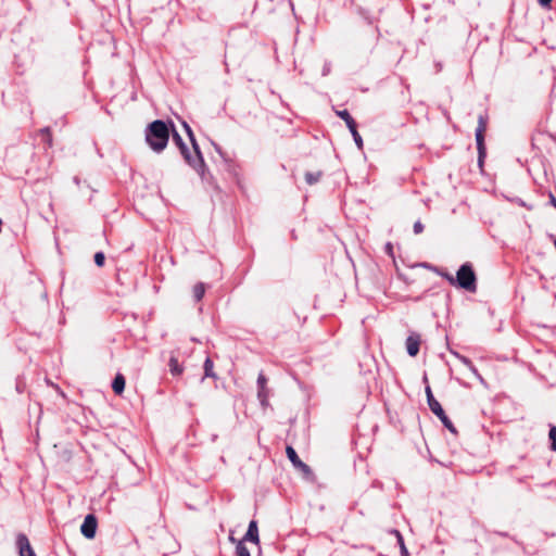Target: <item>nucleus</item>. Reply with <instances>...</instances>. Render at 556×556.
<instances>
[{"label": "nucleus", "instance_id": "nucleus-22", "mask_svg": "<svg viewBox=\"0 0 556 556\" xmlns=\"http://www.w3.org/2000/svg\"><path fill=\"white\" fill-rule=\"evenodd\" d=\"M306 180L312 185L318 180V176H314L313 174L308 173L306 174Z\"/></svg>", "mask_w": 556, "mask_h": 556}, {"label": "nucleus", "instance_id": "nucleus-20", "mask_svg": "<svg viewBox=\"0 0 556 556\" xmlns=\"http://www.w3.org/2000/svg\"><path fill=\"white\" fill-rule=\"evenodd\" d=\"M105 256L102 252H97L94 254V263L97 266L102 267L104 265Z\"/></svg>", "mask_w": 556, "mask_h": 556}, {"label": "nucleus", "instance_id": "nucleus-4", "mask_svg": "<svg viewBox=\"0 0 556 556\" xmlns=\"http://www.w3.org/2000/svg\"><path fill=\"white\" fill-rule=\"evenodd\" d=\"M426 394H427V401H428V405H429V408L431 409V412L440 418V420L442 421V424L453 433L456 432L455 428H454V425L453 422L451 421V419L445 415L441 404L434 399L433 394H432V391L430 389V387H427L426 388Z\"/></svg>", "mask_w": 556, "mask_h": 556}, {"label": "nucleus", "instance_id": "nucleus-15", "mask_svg": "<svg viewBox=\"0 0 556 556\" xmlns=\"http://www.w3.org/2000/svg\"><path fill=\"white\" fill-rule=\"evenodd\" d=\"M192 292L193 298L195 299L197 302H199L205 294V286L202 282H199L193 287Z\"/></svg>", "mask_w": 556, "mask_h": 556}, {"label": "nucleus", "instance_id": "nucleus-6", "mask_svg": "<svg viewBox=\"0 0 556 556\" xmlns=\"http://www.w3.org/2000/svg\"><path fill=\"white\" fill-rule=\"evenodd\" d=\"M286 453H287L289 460L292 463V465L298 470H300L306 477L312 475V470H311L309 466L300 459L295 450L292 446H287Z\"/></svg>", "mask_w": 556, "mask_h": 556}, {"label": "nucleus", "instance_id": "nucleus-18", "mask_svg": "<svg viewBox=\"0 0 556 556\" xmlns=\"http://www.w3.org/2000/svg\"><path fill=\"white\" fill-rule=\"evenodd\" d=\"M350 131H351V134H352V136H353V138H354V141H355V143L357 144V147H358V148H362V147H363V140H362L361 135H359V134H358V131H357L356 126H355V127H353L352 129H350Z\"/></svg>", "mask_w": 556, "mask_h": 556}, {"label": "nucleus", "instance_id": "nucleus-7", "mask_svg": "<svg viewBox=\"0 0 556 556\" xmlns=\"http://www.w3.org/2000/svg\"><path fill=\"white\" fill-rule=\"evenodd\" d=\"M97 518L93 515H87L80 527L83 535L87 539H93L97 531Z\"/></svg>", "mask_w": 556, "mask_h": 556}, {"label": "nucleus", "instance_id": "nucleus-2", "mask_svg": "<svg viewBox=\"0 0 556 556\" xmlns=\"http://www.w3.org/2000/svg\"><path fill=\"white\" fill-rule=\"evenodd\" d=\"M184 128L186 129V132L192 143L194 153L190 154L188 151V148L184 143L181 137L178 132H176L173 129V141L174 143L179 148L181 154L184 155L185 160L194 168L201 167L203 165V159L199 149V146L194 139L193 132L190 128V126L187 123H184Z\"/></svg>", "mask_w": 556, "mask_h": 556}, {"label": "nucleus", "instance_id": "nucleus-24", "mask_svg": "<svg viewBox=\"0 0 556 556\" xmlns=\"http://www.w3.org/2000/svg\"><path fill=\"white\" fill-rule=\"evenodd\" d=\"M551 2L552 0H539V3L544 8L549 7Z\"/></svg>", "mask_w": 556, "mask_h": 556}, {"label": "nucleus", "instance_id": "nucleus-16", "mask_svg": "<svg viewBox=\"0 0 556 556\" xmlns=\"http://www.w3.org/2000/svg\"><path fill=\"white\" fill-rule=\"evenodd\" d=\"M236 556H251L250 551L247 548L242 541H239L236 546Z\"/></svg>", "mask_w": 556, "mask_h": 556}, {"label": "nucleus", "instance_id": "nucleus-11", "mask_svg": "<svg viewBox=\"0 0 556 556\" xmlns=\"http://www.w3.org/2000/svg\"><path fill=\"white\" fill-rule=\"evenodd\" d=\"M267 379L263 374H260L257 378V386H258V392L257 396L262 403V405H265L268 399V389L266 387Z\"/></svg>", "mask_w": 556, "mask_h": 556}, {"label": "nucleus", "instance_id": "nucleus-13", "mask_svg": "<svg viewBox=\"0 0 556 556\" xmlns=\"http://www.w3.org/2000/svg\"><path fill=\"white\" fill-rule=\"evenodd\" d=\"M337 115L340 116L345 122L349 129H352L353 127L356 126L355 121L346 110L338 111Z\"/></svg>", "mask_w": 556, "mask_h": 556}, {"label": "nucleus", "instance_id": "nucleus-5", "mask_svg": "<svg viewBox=\"0 0 556 556\" xmlns=\"http://www.w3.org/2000/svg\"><path fill=\"white\" fill-rule=\"evenodd\" d=\"M488 118L483 115H480L478 118V127L476 129V141L477 149L479 152V162H482V159L485 155V146H484V132L486 130Z\"/></svg>", "mask_w": 556, "mask_h": 556}, {"label": "nucleus", "instance_id": "nucleus-3", "mask_svg": "<svg viewBox=\"0 0 556 556\" xmlns=\"http://www.w3.org/2000/svg\"><path fill=\"white\" fill-rule=\"evenodd\" d=\"M456 283L469 292H475L477 289L476 274L470 264H463L456 274Z\"/></svg>", "mask_w": 556, "mask_h": 556}, {"label": "nucleus", "instance_id": "nucleus-1", "mask_svg": "<svg viewBox=\"0 0 556 556\" xmlns=\"http://www.w3.org/2000/svg\"><path fill=\"white\" fill-rule=\"evenodd\" d=\"M169 139V129L163 121H154L147 127L146 140L155 152L163 151Z\"/></svg>", "mask_w": 556, "mask_h": 556}, {"label": "nucleus", "instance_id": "nucleus-8", "mask_svg": "<svg viewBox=\"0 0 556 556\" xmlns=\"http://www.w3.org/2000/svg\"><path fill=\"white\" fill-rule=\"evenodd\" d=\"M16 545L18 548L20 556H36L30 546L29 540L25 534L21 533L17 535Z\"/></svg>", "mask_w": 556, "mask_h": 556}, {"label": "nucleus", "instance_id": "nucleus-21", "mask_svg": "<svg viewBox=\"0 0 556 556\" xmlns=\"http://www.w3.org/2000/svg\"><path fill=\"white\" fill-rule=\"evenodd\" d=\"M424 231V225L418 220L414 224V232L419 235Z\"/></svg>", "mask_w": 556, "mask_h": 556}, {"label": "nucleus", "instance_id": "nucleus-17", "mask_svg": "<svg viewBox=\"0 0 556 556\" xmlns=\"http://www.w3.org/2000/svg\"><path fill=\"white\" fill-rule=\"evenodd\" d=\"M548 439L551 441V450L556 452V426L549 428Z\"/></svg>", "mask_w": 556, "mask_h": 556}, {"label": "nucleus", "instance_id": "nucleus-23", "mask_svg": "<svg viewBox=\"0 0 556 556\" xmlns=\"http://www.w3.org/2000/svg\"><path fill=\"white\" fill-rule=\"evenodd\" d=\"M444 278L447 279L451 285H455L456 283V277H453L450 274H445Z\"/></svg>", "mask_w": 556, "mask_h": 556}, {"label": "nucleus", "instance_id": "nucleus-25", "mask_svg": "<svg viewBox=\"0 0 556 556\" xmlns=\"http://www.w3.org/2000/svg\"><path fill=\"white\" fill-rule=\"evenodd\" d=\"M396 535H397V539H399V542H400V544H401L402 548L404 549L403 538H402V535L400 534V532H399V531H396Z\"/></svg>", "mask_w": 556, "mask_h": 556}, {"label": "nucleus", "instance_id": "nucleus-19", "mask_svg": "<svg viewBox=\"0 0 556 556\" xmlns=\"http://www.w3.org/2000/svg\"><path fill=\"white\" fill-rule=\"evenodd\" d=\"M205 377H213V362L210 358L205 359L204 363Z\"/></svg>", "mask_w": 556, "mask_h": 556}, {"label": "nucleus", "instance_id": "nucleus-12", "mask_svg": "<svg viewBox=\"0 0 556 556\" xmlns=\"http://www.w3.org/2000/svg\"><path fill=\"white\" fill-rule=\"evenodd\" d=\"M112 389L116 394H122L125 389V378L122 374H117L113 380Z\"/></svg>", "mask_w": 556, "mask_h": 556}, {"label": "nucleus", "instance_id": "nucleus-28", "mask_svg": "<svg viewBox=\"0 0 556 556\" xmlns=\"http://www.w3.org/2000/svg\"><path fill=\"white\" fill-rule=\"evenodd\" d=\"M229 540H230L231 542H236V540H235V538H233V536H230V538H229Z\"/></svg>", "mask_w": 556, "mask_h": 556}, {"label": "nucleus", "instance_id": "nucleus-27", "mask_svg": "<svg viewBox=\"0 0 556 556\" xmlns=\"http://www.w3.org/2000/svg\"><path fill=\"white\" fill-rule=\"evenodd\" d=\"M462 361L466 364V365H471V362L466 358V357H463Z\"/></svg>", "mask_w": 556, "mask_h": 556}, {"label": "nucleus", "instance_id": "nucleus-10", "mask_svg": "<svg viewBox=\"0 0 556 556\" xmlns=\"http://www.w3.org/2000/svg\"><path fill=\"white\" fill-rule=\"evenodd\" d=\"M244 541L252 542L256 545L260 543L258 528L257 522L255 520L250 521L248 531L244 534L242 542Z\"/></svg>", "mask_w": 556, "mask_h": 556}, {"label": "nucleus", "instance_id": "nucleus-26", "mask_svg": "<svg viewBox=\"0 0 556 556\" xmlns=\"http://www.w3.org/2000/svg\"><path fill=\"white\" fill-rule=\"evenodd\" d=\"M549 200H551L552 205L556 208V199L553 194L549 195Z\"/></svg>", "mask_w": 556, "mask_h": 556}, {"label": "nucleus", "instance_id": "nucleus-9", "mask_svg": "<svg viewBox=\"0 0 556 556\" xmlns=\"http://www.w3.org/2000/svg\"><path fill=\"white\" fill-rule=\"evenodd\" d=\"M420 337L419 334L413 333L406 339V350L410 356H416L419 352Z\"/></svg>", "mask_w": 556, "mask_h": 556}, {"label": "nucleus", "instance_id": "nucleus-14", "mask_svg": "<svg viewBox=\"0 0 556 556\" xmlns=\"http://www.w3.org/2000/svg\"><path fill=\"white\" fill-rule=\"evenodd\" d=\"M168 366L173 375L179 376L184 371L182 366L178 363V359L176 357H170Z\"/></svg>", "mask_w": 556, "mask_h": 556}]
</instances>
